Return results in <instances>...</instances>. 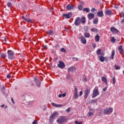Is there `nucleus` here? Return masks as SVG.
Masks as SVG:
<instances>
[{"label": "nucleus", "mask_w": 124, "mask_h": 124, "mask_svg": "<svg viewBox=\"0 0 124 124\" xmlns=\"http://www.w3.org/2000/svg\"><path fill=\"white\" fill-rule=\"evenodd\" d=\"M32 124H38V123H37V121L35 120L33 121Z\"/></svg>", "instance_id": "obj_45"}, {"label": "nucleus", "mask_w": 124, "mask_h": 124, "mask_svg": "<svg viewBox=\"0 0 124 124\" xmlns=\"http://www.w3.org/2000/svg\"><path fill=\"white\" fill-rule=\"evenodd\" d=\"M112 84L113 85H115V84H116V78L115 77L112 78Z\"/></svg>", "instance_id": "obj_33"}, {"label": "nucleus", "mask_w": 124, "mask_h": 124, "mask_svg": "<svg viewBox=\"0 0 124 124\" xmlns=\"http://www.w3.org/2000/svg\"><path fill=\"white\" fill-rule=\"evenodd\" d=\"M66 111L67 113H69V112H70V108H68L66 110Z\"/></svg>", "instance_id": "obj_46"}, {"label": "nucleus", "mask_w": 124, "mask_h": 124, "mask_svg": "<svg viewBox=\"0 0 124 124\" xmlns=\"http://www.w3.org/2000/svg\"><path fill=\"white\" fill-rule=\"evenodd\" d=\"M73 59V61L75 62H78L79 61V60L77 58L74 57Z\"/></svg>", "instance_id": "obj_42"}, {"label": "nucleus", "mask_w": 124, "mask_h": 124, "mask_svg": "<svg viewBox=\"0 0 124 124\" xmlns=\"http://www.w3.org/2000/svg\"><path fill=\"white\" fill-rule=\"evenodd\" d=\"M99 59L100 62H103L104 61H108V58L107 57H104L103 56H99Z\"/></svg>", "instance_id": "obj_12"}, {"label": "nucleus", "mask_w": 124, "mask_h": 124, "mask_svg": "<svg viewBox=\"0 0 124 124\" xmlns=\"http://www.w3.org/2000/svg\"><path fill=\"white\" fill-rule=\"evenodd\" d=\"M83 11H85V12H87V13H89V12H90V9L88 8H84L83 9Z\"/></svg>", "instance_id": "obj_30"}, {"label": "nucleus", "mask_w": 124, "mask_h": 124, "mask_svg": "<svg viewBox=\"0 0 124 124\" xmlns=\"http://www.w3.org/2000/svg\"><path fill=\"white\" fill-rule=\"evenodd\" d=\"M84 31H88V27H84Z\"/></svg>", "instance_id": "obj_50"}, {"label": "nucleus", "mask_w": 124, "mask_h": 124, "mask_svg": "<svg viewBox=\"0 0 124 124\" xmlns=\"http://www.w3.org/2000/svg\"><path fill=\"white\" fill-rule=\"evenodd\" d=\"M98 23V18H95L93 20V24H96Z\"/></svg>", "instance_id": "obj_31"}, {"label": "nucleus", "mask_w": 124, "mask_h": 124, "mask_svg": "<svg viewBox=\"0 0 124 124\" xmlns=\"http://www.w3.org/2000/svg\"><path fill=\"white\" fill-rule=\"evenodd\" d=\"M114 56H115V50L113 49L111 51V60H114Z\"/></svg>", "instance_id": "obj_28"}, {"label": "nucleus", "mask_w": 124, "mask_h": 124, "mask_svg": "<svg viewBox=\"0 0 124 124\" xmlns=\"http://www.w3.org/2000/svg\"><path fill=\"white\" fill-rule=\"evenodd\" d=\"M75 123L76 124H83V123H82V122H78L77 121H76L75 122Z\"/></svg>", "instance_id": "obj_43"}, {"label": "nucleus", "mask_w": 124, "mask_h": 124, "mask_svg": "<svg viewBox=\"0 0 124 124\" xmlns=\"http://www.w3.org/2000/svg\"><path fill=\"white\" fill-rule=\"evenodd\" d=\"M80 17H78L75 20V26H79V25H80Z\"/></svg>", "instance_id": "obj_13"}, {"label": "nucleus", "mask_w": 124, "mask_h": 124, "mask_svg": "<svg viewBox=\"0 0 124 124\" xmlns=\"http://www.w3.org/2000/svg\"><path fill=\"white\" fill-rule=\"evenodd\" d=\"M122 16L123 17V18H124V13L122 14Z\"/></svg>", "instance_id": "obj_59"}, {"label": "nucleus", "mask_w": 124, "mask_h": 124, "mask_svg": "<svg viewBox=\"0 0 124 124\" xmlns=\"http://www.w3.org/2000/svg\"><path fill=\"white\" fill-rule=\"evenodd\" d=\"M94 115V109L91 108L90 109V112L87 113V116L93 117Z\"/></svg>", "instance_id": "obj_8"}, {"label": "nucleus", "mask_w": 124, "mask_h": 124, "mask_svg": "<svg viewBox=\"0 0 124 124\" xmlns=\"http://www.w3.org/2000/svg\"><path fill=\"white\" fill-rule=\"evenodd\" d=\"M4 90H5V87L2 86L1 88V91H4Z\"/></svg>", "instance_id": "obj_54"}, {"label": "nucleus", "mask_w": 124, "mask_h": 124, "mask_svg": "<svg viewBox=\"0 0 124 124\" xmlns=\"http://www.w3.org/2000/svg\"><path fill=\"white\" fill-rule=\"evenodd\" d=\"M91 31L95 32H97V31H98L97 29L96 28H92L91 29Z\"/></svg>", "instance_id": "obj_32"}, {"label": "nucleus", "mask_w": 124, "mask_h": 124, "mask_svg": "<svg viewBox=\"0 0 124 124\" xmlns=\"http://www.w3.org/2000/svg\"><path fill=\"white\" fill-rule=\"evenodd\" d=\"M97 16H98V17H103V16H104V15L103 14V12L102 11L98 12L97 13Z\"/></svg>", "instance_id": "obj_21"}, {"label": "nucleus", "mask_w": 124, "mask_h": 124, "mask_svg": "<svg viewBox=\"0 0 124 124\" xmlns=\"http://www.w3.org/2000/svg\"><path fill=\"white\" fill-rule=\"evenodd\" d=\"M51 105L53 106V107L59 108L62 107V105H58L55 103H51Z\"/></svg>", "instance_id": "obj_26"}, {"label": "nucleus", "mask_w": 124, "mask_h": 124, "mask_svg": "<svg viewBox=\"0 0 124 124\" xmlns=\"http://www.w3.org/2000/svg\"><path fill=\"white\" fill-rule=\"evenodd\" d=\"M7 53L8 59H10V60H13V59H14V55H15V53H14L13 51L8 50Z\"/></svg>", "instance_id": "obj_2"}, {"label": "nucleus", "mask_w": 124, "mask_h": 124, "mask_svg": "<svg viewBox=\"0 0 124 124\" xmlns=\"http://www.w3.org/2000/svg\"><path fill=\"white\" fill-rule=\"evenodd\" d=\"M87 17L89 20H92L94 18V15L93 13H89L88 14Z\"/></svg>", "instance_id": "obj_17"}, {"label": "nucleus", "mask_w": 124, "mask_h": 124, "mask_svg": "<svg viewBox=\"0 0 124 124\" xmlns=\"http://www.w3.org/2000/svg\"><path fill=\"white\" fill-rule=\"evenodd\" d=\"M7 78H8V79H10V78H11V76L10 75H7Z\"/></svg>", "instance_id": "obj_48"}, {"label": "nucleus", "mask_w": 124, "mask_h": 124, "mask_svg": "<svg viewBox=\"0 0 124 124\" xmlns=\"http://www.w3.org/2000/svg\"><path fill=\"white\" fill-rule=\"evenodd\" d=\"M114 67L116 70H119V69H120V68H121V67H120L117 65H115Z\"/></svg>", "instance_id": "obj_35"}, {"label": "nucleus", "mask_w": 124, "mask_h": 124, "mask_svg": "<svg viewBox=\"0 0 124 124\" xmlns=\"http://www.w3.org/2000/svg\"><path fill=\"white\" fill-rule=\"evenodd\" d=\"M110 31L112 33H118V32H119V31L115 27H111L110 28Z\"/></svg>", "instance_id": "obj_15"}, {"label": "nucleus", "mask_w": 124, "mask_h": 124, "mask_svg": "<svg viewBox=\"0 0 124 124\" xmlns=\"http://www.w3.org/2000/svg\"><path fill=\"white\" fill-rule=\"evenodd\" d=\"M7 108V106H6L5 107V109H6Z\"/></svg>", "instance_id": "obj_61"}, {"label": "nucleus", "mask_w": 124, "mask_h": 124, "mask_svg": "<svg viewBox=\"0 0 124 124\" xmlns=\"http://www.w3.org/2000/svg\"><path fill=\"white\" fill-rule=\"evenodd\" d=\"M57 122L59 124H63V123L66 122V119L65 118V117L62 116L61 118L58 119L57 120Z\"/></svg>", "instance_id": "obj_5"}, {"label": "nucleus", "mask_w": 124, "mask_h": 124, "mask_svg": "<svg viewBox=\"0 0 124 124\" xmlns=\"http://www.w3.org/2000/svg\"><path fill=\"white\" fill-rule=\"evenodd\" d=\"M118 51L120 54H124V49H123V46H120L118 47Z\"/></svg>", "instance_id": "obj_20"}, {"label": "nucleus", "mask_w": 124, "mask_h": 124, "mask_svg": "<svg viewBox=\"0 0 124 124\" xmlns=\"http://www.w3.org/2000/svg\"><path fill=\"white\" fill-rule=\"evenodd\" d=\"M78 9L79 10H82V9H83V6H82V5L78 6Z\"/></svg>", "instance_id": "obj_41"}, {"label": "nucleus", "mask_w": 124, "mask_h": 124, "mask_svg": "<svg viewBox=\"0 0 124 124\" xmlns=\"http://www.w3.org/2000/svg\"><path fill=\"white\" fill-rule=\"evenodd\" d=\"M47 47H48V46H44V49H47Z\"/></svg>", "instance_id": "obj_56"}, {"label": "nucleus", "mask_w": 124, "mask_h": 124, "mask_svg": "<svg viewBox=\"0 0 124 124\" xmlns=\"http://www.w3.org/2000/svg\"><path fill=\"white\" fill-rule=\"evenodd\" d=\"M11 101L13 104H15V102H14V100L13 99V98H11Z\"/></svg>", "instance_id": "obj_52"}, {"label": "nucleus", "mask_w": 124, "mask_h": 124, "mask_svg": "<svg viewBox=\"0 0 124 124\" xmlns=\"http://www.w3.org/2000/svg\"><path fill=\"white\" fill-rule=\"evenodd\" d=\"M59 97H62V94H60L59 95H58Z\"/></svg>", "instance_id": "obj_57"}, {"label": "nucleus", "mask_w": 124, "mask_h": 124, "mask_svg": "<svg viewBox=\"0 0 124 124\" xmlns=\"http://www.w3.org/2000/svg\"><path fill=\"white\" fill-rule=\"evenodd\" d=\"M10 1H13L14 0H9Z\"/></svg>", "instance_id": "obj_60"}, {"label": "nucleus", "mask_w": 124, "mask_h": 124, "mask_svg": "<svg viewBox=\"0 0 124 124\" xmlns=\"http://www.w3.org/2000/svg\"><path fill=\"white\" fill-rule=\"evenodd\" d=\"M79 97V95H78V89L77 87L75 86L74 87V99H77Z\"/></svg>", "instance_id": "obj_3"}, {"label": "nucleus", "mask_w": 124, "mask_h": 124, "mask_svg": "<svg viewBox=\"0 0 124 124\" xmlns=\"http://www.w3.org/2000/svg\"><path fill=\"white\" fill-rule=\"evenodd\" d=\"M111 42H112L113 43H115V41H116V39H115V37H111Z\"/></svg>", "instance_id": "obj_34"}, {"label": "nucleus", "mask_w": 124, "mask_h": 124, "mask_svg": "<svg viewBox=\"0 0 124 124\" xmlns=\"http://www.w3.org/2000/svg\"><path fill=\"white\" fill-rule=\"evenodd\" d=\"M59 115V113L57 111H55L52 113L51 116H50V119H54V118L55 117H56V116H58Z\"/></svg>", "instance_id": "obj_18"}, {"label": "nucleus", "mask_w": 124, "mask_h": 124, "mask_svg": "<svg viewBox=\"0 0 124 124\" xmlns=\"http://www.w3.org/2000/svg\"><path fill=\"white\" fill-rule=\"evenodd\" d=\"M34 82L35 83H36L37 87H40V85H41V82H40V80L37 79L36 78H34Z\"/></svg>", "instance_id": "obj_16"}, {"label": "nucleus", "mask_w": 124, "mask_h": 124, "mask_svg": "<svg viewBox=\"0 0 124 124\" xmlns=\"http://www.w3.org/2000/svg\"><path fill=\"white\" fill-rule=\"evenodd\" d=\"M53 119H51V117L49 118V124H53Z\"/></svg>", "instance_id": "obj_39"}, {"label": "nucleus", "mask_w": 124, "mask_h": 124, "mask_svg": "<svg viewBox=\"0 0 124 124\" xmlns=\"http://www.w3.org/2000/svg\"><path fill=\"white\" fill-rule=\"evenodd\" d=\"M84 36L86 38H90V37H91V34H90V33H86V32H85L84 33Z\"/></svg>", "instance_id": "obj_27"}, {"label": "nucleus", "mask_w": 124, "mask_h": 124, "mask_svg": "<svg viewBox=\"0 0 124 124\" xmlns=\"http://www.w3.org/2000/svg\"><path fill=\"white\" fill-rule=\"evenodd\" d=\"M97 95H99V92H98V89H95L93 90L92 94V98H94Z\"/></svg>", "instance_id": "obj_4"}, {"label": "nucleus", "mask_w": 124, "mask_h": 124, "mask_svg": "<svg viewBox=\"0 0 124 124\" xmlns=\"http://www.w3.org/2000/svg\"><path fill=\"white\" fill-rule=\"evenodd\" d=\"M82 94H83V91H80L79 92V95H78V96H82Z\"/></svg>", "instance_id": "obj_47"}, {"label": "nucleus", "mask_w": 124, "mask_h": 124, "mask_svg": "<svg viewBox=\"0 0 124 124\" xmlns=\"http://www.w3.org/2000/svg\"><path fill=\"white\" fill-rule=\"evenodd\" d=\"M1 58H2L3 59H5V58H6V55L5 54H2L1 55Z\"/></svg>", "instance_id": "obj_44"}, {"label": "nucleus", "mask_w": 124, "mask_h": 124, "mask_svg": "<svg viewBox=\"0 0 124 124\" xmlns=\"http://www.w3.org/2000/svg\"><path fill=\"white\" fill-rule=\"evenodd\" d=\"M103 92H106L107 91V87H105L104 89H103Z\"/></svg>", "instance_id": "obj_51"}, {"label": "nucleus", "mask_w": 124, "mask_h": 124, "mask_svg": "<svg viewBox=\"0 0 124 124\" xmlns=\"http://www.w3.org/2000/svg\"><path fill=\"white\" fill-rule=\"evenodd\" d=\"M75 71V67L72 66L68 69V72H72Z\"/></svg>", "instance_id": "obj_22"}, {"label": "nucleus", "mask_w": 124, "mask_h": 124, "mask_svg": "<svg viewBox=\"0 0 124 124\" xmlns=\"http://www.w3.org/2000/svg\"><path fill=\"white\" fill-rule=\"evenodd\" d=\"M66 8L68 10H71V9H74L75 8V6L71 4H69L67 5Z\"/></svg>", "instance_id": "obj_11"}, {"label": "nucleus", "mask_w": 124, "mask_h": 124, "mask_svg": "<svg viewBox=\"0 0 124 124\" xmlns=\"http://www.w3.org/2000/svg\"><path fill=\"white\" fill-rule=\"evenodd\" d=\"M100 38V36H99V35H98V34H97L95 36V41H96V42H99V39Z\"/></svg>", "instance_id": "obj_24"}, {"label": "nucleus", "mask_w": 124, "mask_h": 124, "mask_svg": "<svg viewBox=\"0 0 124 124\" xmlns=\"http://www.w3.org/2000/svg\"><path fill=\"white\" fill-rule=\"evenodd\" d=\"M93 102L94 103L97 102V99L93 100Z\"/></svg>", "instance_id": "obj_49"}, {"label": "nucleus", "mask_w": 124, "mask_h": 124, "mask_svg": "<svg viewBox=\"0 0 124 124\" xmlns=\"http://www.w3.org/2000/svg\"><path fill=\"white\" fill-rule=\"evenodd\" d=\"M80 22H81L82 24H86V17H85V16H82L80 18Z\"/></svg>", "instance_id": "obj_25"}, {"label": "nucleus", "mask_w": 124, "mask_h": 124, "mask_svg": "<svg viewBox=\"0 0 124 124\" xmlns=\"http://www.w3.org/2000/svg\"><path fill=\"white\" fill-rule=\"evenodd\" d=\"M105 14L106 15H108V16H110V15H111L112 14V11L110 10H106L105 11Z\"/></svg>", "instance_id": "obj_23"}, {"label": "nucleus", "mask_w": 124, "mask_h": 124, "mask_svg": "<svg viewBox=\"0 0 124 124\" xmlns=\"http://www.w3.org/2000/svg\"><path fill=\"white\" fill-rule=\"evenodd\" d=\"M96 54L98 55V56H100V55H102V53H101V49H98L96 51Z\"/></svg>", "instance_id": "obj_29"}, {"label": "nucleus", "mask_w": 124, "mask_h": 124, "mask_svg": "<svg viewBox=\"0 0 124 124\" xmlns=\"http://www.w3.org/2000/svg\"><path fill=\"white\" fill-rule=\"evenodd\" d=\"M94 11H97V10L95 9V8H92V9L91 10V12H92V13H93Z\"/></svg>", "instance_id": "obj_37"}, {"label": "nucleus", "mask_w": 124, "mask_h": 124, "mask_svg": "<svg viewBox=\"0 0 124 124\" xmlns=\"http://www.w3.org/2000/svg\"><path fill=\"white\" fill-rule=\"evenodd\" d=\"M59 63L58 64V67H60V68H64V67H65V64L63 62L59 61Z\"/></svg>", "instance_id": "obj_9"}, {"label": "nucleus", "mask_w": 124, "mask_h": 124, "mask_svg": "<svg viewBox=\"0 0 124 124\" xmlns=\"http://www.w3.org/2000/svg\"><path fill=\"white\" fill-rule=\"evenodd\" d=\"M104 111V112H103L102 110H101L99 116H100L101 114H107V115H109V114H110L113 112V108H107Z\"/></svg>", "instance_id": "obj_1"}, {"label": "nucleus", "mask_w": 124, "mask_h": 124, "mask_svg": "<svg viewBox=\"0 0 124 124\" xmlns=\"http://www.w3.org/2000/svg\"><path fill=\"white\" fill-rule=\"evenodd\" d=\"M0 107H2H2H4V105H1V106H0Z\"/></svg>", "instance_id": "obj_58"}, {"label": "nucleus", "mask_w": 124, "mask_h": 124, "mask_svg": "<svg viewBox=\"0 0 124 124\" xmlns=\"http://www.w3.org/2000/svg\"><path fill=\"white\" fill-rule=\"evenodd\" d=\"M90 90L89 89H87L85 92H84V98L85 99H87V98H88V95H89V94H90Z\"/></svg>", "instance_id": "obj_14"}, {"label": "nucleus", "mask_w": 124, "mask_h": 124, "mask_svg": "<svg viewBox=\"0 0 124 124\" xmlns=\"http://www.w3.org/2000/svg\"><path fill=\"white\" fill-rule=\"evenodd\" d=\"M62 97H65L66 94L65 93H64L62 94Z\"/></svg>", "instance_id": "obj_53"}, {"label": "nucleus", "mask_w": 124, "mask_h": 124, "mask_svg": "<svg viewBox=\"0 0 124 124\" xmlns=\"http://www.w3.org/2000/svg\"><path fill=\"white\" fill-rule=\"evenodd\" d=\"M22 19L24 21H26V22H28L30 23H31V19L29 17V16H22Z\"/></svg>", "instance_id": "obj_7"}, {"label": "nucleus", "mask_w": 124, "mask_h": 124, "mask_svg": "<svg viewBox=\"0 0 124 124\" xmlns=\"http://www.w3.org/2000/svg\"><path fill=\"white\" fill-rule=\"evenodd\" d=\"M102 81L104 83H105L107 86H108V83L107 82V78H105V77H102L101 78Z\"/></svg>", "instance_id": "obj_19"}, {"label": "nucleus", "mask_w": 124, "mask_h": 124, "mask_svg": "<svg viewBox=\"0 0 124 124\" xmlns=\"http://www.w3.org/2000/svg\"><path fill=\"white\" fill-rule=\"evenodd\" d=\"M121 24L122 25H124V19H122V20L121 21Z\"/></svg>", "instance_id": "obj_55"}, {"label": "nucleus", "mask_w": 124, "mask_h": 124, "mask_svg": "<svg viewBox=\"0 0 124 124\" xmlns=\"http://www.w3.org/2000/svg\"><path fill=\"white\" fill-rule=\"evenodd\" d=\"M7 6H8L9 7H11L12 6V3H11V2H8Z\"/></svg>", "instance_id": "obj_40"}, {"label": "nucleus", "mask_w": 124, "mask_h": 124, "mask_svg": "<svg viewBox=\"0 0 124 124\" xmlns=\"http://www.w3.org/2000/svg\"><path fill=\"white\" fill-rule=\"evenodd\" d=\"M62 16L64 19H70V17H72V14L71 13H69L67 14H63Z\"/></svg>", "instance_id": "obj_6"}, {"label": "nucleus", "mask_w": 124, "mask_h": 124, "mask_svg": "<svg viewBox=\"0 0 124 124\" xmlns=\"http://www.w3.org/2000/svg\"><path fill=\"white\" fill-rule=\"evenodd\" d=\"M48 34H49L50 35H52L53 34V31L52 30L48 31H47Z\"/></svg>", "instance_id": "obj_36"}, {"label": "nucleus", "mask_w": 124, "mask_h": 124, "mask_svg": "<svg viewBox=\"0 0 124 124\" xmlns=\"http://www.w3.org/2000/svg\"><path fill=\"white\" fill-rule=\"evenodd\" d=\"M79 39L82 44H86L87 43V40H86V38L83 36L80 37Z\"/></svg>", "instance_id": "obj_10"}, {"label": "nucleus", "mask_w": 124, "mask_h": 124, "mask_svg": "<svg viewBox=\"0 0 124 124\" xmlns=\"http://www.w3.org/2000/svg\"><path fill=\"white\" fill-rule=\"evenodd\" d=\"M61 52H62L63 53H65L66 52V50H65V49H64V48H63V47H62L61 49Z\"/></svg>", "instance_id": "obj_38"}]
</instances>
